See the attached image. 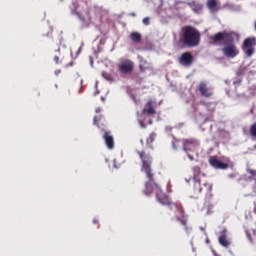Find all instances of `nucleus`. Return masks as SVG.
<instances>
[{"label":"nucleus","instance_id":"f257e3e1","mask_svg":"<svg viewBox=\"0 0 256 256\" xmlns=\"http://www.w3.org/2000/svg\"><path fill=\"white\" fill-rule=\"evenodd\" d=\"M139 155H140V159L142 160L141 171L142 173H145L146 178L148 180L145 183L146 188L144 190V194L151 195V193H156V198L158 203H161V205H169L170 209L177 211L176 219H178V221H180L183 225H187V219L179 218V217H183V214H184L183 207H181V205L179 204L171 203V199H169V196L165 195L161 191V187H159V184L155 182V178H153L154 177L153 170H151V163L153 161L151 156L145 155L143 154V152H139Z\"/></svg>","mask_w":256,"mask_h":256},{"label":"nucleus","instance_id":"f03ea898","mask_svg":"<svg viewBox=\"0 0 256 256\" xmlns=\"http://www.w3.org/2000/svg\"><path fill=\"white\" fill-rule=\"evenodd\" d=\"M239 35L235 32H218L214 36L210 37L213 43H217V41H224V47L222 48V53L225 57L229 59H233L239 55V50H237V46H235V39H238Z\"/></svg>","mask_w":256,"mask_h":256},{"label":"nucleus","instance_id":"7ed1b4c3","mask_svg":"<svg viewBox=\"0 0 256 256\" xmlns=\"http://www.w3.org/2000/svg\"><path fill=\"white\" fill-rule=\"evenodd\" d=\"M182 42L187 47H197L201 43V33L193 26L182 28Z\"/></svg>","mask_w":256,"mask_h":256},{"label":"nucleus","instance_id":"20e7f679","mask_svg":"<svg viewBox=\"0 0 256 256\" xmlns=\"http://www.w3.org/2000/svg\"><path fill=\"white\" fill-rule=\"evenodd\" d=\"M193 173L194 193H201V191H203V187H206L207 191H211V185L207 184L201 178V168H199V166H195L193 168Z\"/></svg>","mask_w":256,"mask_h":256},{"label":"nucleus","instance_id":"39448f33","mask_svg":"<svg viewBox=\"0 0 256 256\" xmlns=\"http://www.w3.org/2000/svg\"><path fill=\"white\" fill-rule=\"evenodd\" d=\"M70 11L72 15H76L80 21H82L83 27H89V23H91L89 11L79 9V4L77 2L72 3L70 6Z\"/></svg>","mask_w":256,"mask_h":256},{"label":"nucleus","instance_id":"423d86ee","mask_svg":"<svg viewBox=\"0 0 256 256\" xmlns=\"http://www.w3.org/2000/svg\"><path fill=\"white\" fill-rule=\"evenodd\" d=\"M182 145H183V151L187 154L188 159L190 161H193V156L189 154V151H197L199 148V141L196 139H183L182 140Z\"/></svg>","mask_w":256,"mask_h":256},{"label":"nucleus","instance_id":"0eeeda50","mask_svg":"<svg viewBox=\"0 0 256 256\" xmlns=\"http://www.w3.org/2000/svg\"><path fill=\"white\" fill-rule=\"evenodd\" d=\"M256 39L255 38H247L243 43V51L247 57H251L253 53H255Z\"/></svg>","mask_w":256,"mask_h":256},{"label":"nucleus","instance_id":"6e6552de","mask_svg":"<svg viewBox=\"0 0 256 256\" xmlns=\"http://www.w3.org/2000/svg\"><path fill=\"white\" fill-rule=\"evenodd\" d=\"M179 63L182 67H191L193 65V55L189 52L183 53L179 58Z\"/></svg>","mask_w":256,"mask_h":256},{"label":"nucleus","instance_id":"1a4fd4ad","mask_svg":"<svg viewBox=\"0 0 256 256\" xmlns=\"http://www.w3.org/2000/svg\"><path fill=\"white\" fill-rule=\"evenodd\" d=\"M197 89L200 92V95H202V97H211V95H213V88L208 87L207 83L205 82H201Z\"/></svg>","mask_w":256,"mask_h":256},{"label":"nucleus","instance_id":"9d476101","mask_svg":"<svg viewBox=\"0 0 256 256\" xmlns=\"http://www.w3.org/2000/svg\"><path fill=\"white\" fill-rule=\"evenodd\" d=\"M209 163L214 169H228L229 164L221 162V160L217 159V157H210Z\"/></svg>","mask_w":256,"mask_h":256},{"label":"nucleus","instance_id":"9b49d317","mask_svg":"<svg viewBox=\"0 0 256 256\" xmlns=\"http://www.w3.org/2000/svg\"><path fill=\"white\" fill-rule=\"evenodd\" d=\"M218 241L222 247H229L231 245V240L227 238V229L220 231Z\"/></svg>","mask_w":256,"mask_h":256},{"label":"nucleus","instance_id":"f8f14e48","mask_svg":"<svg viewBox=\"0 0 256 256\" xmlns=\"http://www.w3.org/2000/svg\"><path fill=\"white\" fill-rule=\"evenodd\" d=\"M119 71L124 74L131 73V71H133V63L131 62V60H126L125 62H123L119 66Z\"/></svg>","mask_w":256,"mask_h":256},{"label":"nucleus","instance_id":"ddd939ff","mask_svg":"<svg viewBox=\"0 0 256 256\" xmlns=\"http://www.w3.org/2000/svg\"><path fill=\"white\" fill-rule=\"evenodd\" d=\"M247 174H244L241 176L242 181H256V170H253L251 168L246 169Z\"/></svg>","mask_w":256,"mask_h":256},{"label":"nucleus","instance_id":"4468645a","mask_svg":"<svg viewBox=\"0 0 256 256\" xmlns=\"http://www.w3.org/2000/svg\"><path fill=\"white\" fill-rule=\"evenodd\" d=\"M188 7L194 12V13H202L203 11V4L197 1H192L188 3Z\"/></svg>","mask_w":256,"mask_h":256},{"label":"nucleus","instance_id":"2eb2a0df","mask_svg":"<svg viewBox=\"0 0 256 256\" xmlns=\"http://www.w3.org/2000/svg\"><path fill=\"white\" fill-rule=\"evenodd\" d=\"M103 138L105 140V143L108 147V149H113L115 147V142L113 140V136L109 132H105L103 135Z\"/></svg>","mask_w":256,"mask_h":256},{"label":"nucleus","instance_id":"dca6fc26","mask_svg":"<svg viewBox=\"0 0 256 256\" xmlns=\"http://www.w3.org/2000/svg\"><path fill=\"white\" fill-rule=\"evenodd\" d=\"M206 5L211 13H217V11H219V4L217 3V0H208Z\"/></svg>","mask_w":256,"mask_h":256},{"label":"nucleus","instance_id":"f3484780","mask_svg":"<svg viewBox=\"0 0 256 256\" xmlns=\"http://www.w3.org/2000/svg\"><path fill=\"white\" fill-rule=\"evenodd\" d=\"M143 113H146V115H155V108H153V101L149 100L144 109Z\"/></svg>","mask_w":256,"mask_h":256},{"label":"nucleus","instance_id":"a211bd4d","mask_svg":"<svg viewBox=\"0 0 256 256\" xmlns=\"http://www.w3.org/2000/svg\"><path fill=\"white\" fill-rule=\"evenodd\" d=\"M130 38L132 39V41H134V43L141 42V34L139 32H132L130 34Z\"/></svg>","mask_w":256,"mask_h":256},{"label":"nucleus","instance_id":"6ab92c4d","mask_svg":"<svg viewBox=\"0 0 256 256\" xmlns=\"http://www.w3.org/2000/svg\"><path fill=\"white\" fill-rule=\"evenodd\" d=\"M155 137H157V135L155 133H151L150 136L147 138L146 143L150 145V143H153V141H155Z\"/></svg>","mask_w":256,"mask_h":256},{"label":"nucleus","instance_id":"aec40b11","mask_svg":"<svg viewBox=\"0 0 256 256\" xmlns=\"http://www.w3.org/2000/svg\"><path fill=\"white\" fill-rule=\"evenodd\" d=\"M250 135H251L252 137H256V124H254V125H252V126L250 127Z\"/></svg>","mask_w":256,"mask_h":256},{"label":"nucleus","instance_id":"412c9836","mask_svg":"<svg viewBox=\"0 0 256 256\" xmlns=\"http://www.w3.org/2000/svg\"><path fill=\"white\" fill-rule=\"evenodd\" d=\"M102 77H104V79H106L107 81H111V76L107 73H102Z\"/></svg>","mask_w":256,"mask_h":256},{"label":"nucleus","instance_id":"4be33fe9","mask_svg":"<svg viewBox=\"0 0 256 256\" xmlns=\"http://www.w3.org/2000/svg\"><path fill=\"white\" fill-rule=\"evenodd\" d=\"M143 23H144V25H149L150 24V18L149 17H145L143 19Z\"/></svg>","mask_w":256,"mask_h":256},{"label":"nucleus","instance_id":"5701e85b","mask_svg":"<svg viewBox=\"0 0 256 256\" xmlns=\"http://www.w3.org/2000/svg\"><path fill=\"white\" fill-rule=\"evenodd\" d=\"M178 143H179V141H177V140L172 141V147H173V149L177 150V144H178Z\"/></svg>","mask_w":256,"mask_h":256},{"label":"nucleus","instance_id":"b1692460","mask_svg":"<svg viewBox=\"0 0 256 256\" xmlns=\"http://www.w3.org/2000/svg\"><path fill=\"white\" fill-rule=\"evenodd\" d=\"M239 83H241V79L239 78L233 81V85H239Z\"/></svg>","mask_w":256,"mask_h":256},{"label":"nucleus","instance_id":"393cba45","mask_svg":"<svg viewBox=\"0 0 256 256\" xmlns=\"http://www.w3.org/2000/svg\"><path fill=\"white\" fill-rule=\"evenodd\" d=\"M138 123L140 125V127H142V129H145V123H143L141 120L138 119Z\"/></svg>","mask_w":256,"mask_h":256},{"label":"nucleus","instance_id":"a878e982","mask_svg":"<svg viewBox=\"0 0 256 256\" xmlns=\"http://www.w3.org/2000/svg\"><path fill=\"white\" fill-rule=\"evenodd\" d=\"M229 179H233L234 177H237V174H228Z\"/></svg>","mask_w":256,"mask_h":256},{"label":"nucleus","instance_id":"bb28decb","mask_svg":"<svg viewBox=\"0 0 256 256\" xmlns=\"http://www.w3.org/2000/svg\"><path fill=\"white\" fill-rule=\"evenodd\" d=\"M97 121H99V117L95 116L94 117V125H97Z\"/></svg>","mask_w":256,"mask_h":256},{"label":"nucleus","instance_id":"cd10ccee","mask_svg":"<svg viewBox=\"0 0 256 256\" xmlns=\"http://www.w3.org/2000/svg\"><path fill=\"white\" fill-rule=\"evenodd\" d=\"M55 63H59V56H54Z\"/></svg>","mask_w":256,"mask_h":256},{"label":"nucleus","instance_id":"c85d7f7f","mask_svg":"<svg viewBox=\"0 0 256 256\" xmlns=\"http://www.w3.org/2000/svg\"><path fill=\"white\" fill-rule=\"evenodd\" d=\"M254 182L255 183H254V186L252 187V189H253V192L256 193V180H254Z\"/></svg>","mask_w":256,"mask_h":256},{"label":"nucleus","instance_id":"c756f323","mask_svg":"<svg viewBox=\"0 0 256 256\" xmlns=\"http://www.w3.org/2000/svg\"><path fill=\"white\" fill-rule=\"evenodd\" d=\"M81 49H83V47H80L77 51V55H79L81 53Z\"/></svg>","mask_w":256,"mask_h":256},{"label":"nucleus","instance_id":"7c9ffc66","mask_svg":"<svg viewBox=\"0 0 256 256\" xmlns=\"http://www.w3.org/2000/svg\"><path fill=\"white\" fill-rule=\"evenodd\" d=\"M96 113H101V108H96Z\"/></svg>","mask_w":256,"mask_h":256},{"label":"nucleus","instance_id":"2f4dec72","mask_svg":"<svg viewBox=\"0 0 256 256\" xmlns=\"http://www.w3.org/2000/svg\"><path fill=\"white\" fill-rule=\"evenodd\" d=\"M59 73H61V70H56L55 71V75H59Z\"/></svg>","mask_w":256,"mask_h":256},{"label":"nucleus","instance_id":"473e14b6","mask_svg":"<svg viewBox=\"0 0 256 256\" xmlns=\"http://www.w3.org/2000/svg\"><path fill=\"white\" fill-rule=\"evenodd\" d=\"M94 95H99V90H96V92L94 93Z\"/></svg>","mask_w":256,"mask_h":256},{"label":"nucleus","instance_id":"72a5a7b5","mask_svg":"<svg viewBox=\"0 0 256 256\" xmlns=\"http://www.w3.org/2000/svg\"><path fill=\"white\" fill-rule=\"evenodd\" d=\"M149 125H153V121L152 120H149Z\"/></svg>","mask_w":256,"mask_h":256},{"label":"nucleus","instance_id":"f704fd0d","mask_svg":"<svg viewBox=\"0 0 256 256\" xmlns=\"http://www.w3.org/2000/svg\"><path fill=\"white\" fill-rule=\"evenodd\" d=\"M244 197H251V194H245Z\"/></svg>","mask_w":256,"mask_h":256},{"label":"nucleus","instance_id":"c9c22d12","mask_svg":"<svg viewBox=\"0 0 256 256\" xmlns=\"http://www.w3.org/2000/svg\"><path fill=\"white\" fill-rule=\"evenodd\" d=\"M93 223H94V224H95V223H98L97 219H94V220H93Z\"/></svg>","mask_w":256,"mask_h":256},{"label":"nucleus","instance_id":"e433bc0d","mask_svg":"<svg viewBox=\"0 0 256 256\" xmlns=\"http://www.w3.org/2000/svg\"><path fill=\"white\" fill-rule=\"evenodd\" d=\"M200 231H205V228H203V227H200Z\"/></svg>","mask_w":256,"mask_h":256},{"label":"nucleus","instance_id":"4c0bfd02","mask_svg":"<svg viewBox=\"0 0 256 256\" xmlns=\"http://www.w3.org/2000/svg\"><path fill=\"white\" fill-rule=\"evenodd\" d=\"M114 167H115V169H117V164H115V160H114Z\"/></svg>","mask_w":256,"mask_h":256},{"label":"nucleus","instance_id":"58836bf2","mask_svg":"<svg viewBox=\"0 0 256 256\" xmlns=\"http://www.w3.org/2000/svg\"><path fill=\"white\" fill-rule=\"evenodd\" d=\"M97 85H99V82H96V84H95L96 89H97Z\"/></svg>","mask_w":256,"mask_h":256},{"label":"nucleus","instance_id":"ea45409f","mask_svg":"<svg viewBox=\"0 0 256 256\" xmlns=\"http://www.w3.org/2000/svg\"><path fill=\"white\" fill-rule=\"evenodd\" d=\"M171 128H169V127H166V131H169Z\"/></svg>","mask_w":256,"mask_h":256},{"label":"nucleus","instance_id":"a19ab883","mask_svg":"<svg viewBox=\"0 0 256 256\" xmlns=\"http://www.w3.org/2000/svg\"><path fill=\"white\" fill-rule=\"evenodd\" d=\"M186 183H189V179H185Z\"/></svg>","mask_w":256,"mask_h":256},{"label":"nucleus","instance_id":"79ce46f5","mask_svg":"<svg viewBox=\"0 0 256 256\" xmlns=\"http://www.w3.org/2000/svg\"><path fill=\"white\" fill-rule=\"evenodd\" d=\"M131 15H132V17H135V13H132Z\"/></svg>","mask_w":256,"mask_h":256},{"label":"nucleus","instance_id":"37998d69","mask_svg":"<svg viewBox=\"0 0 256 256\" xmlns=\"http://www.w3.org/2000/svg\"><path fill=\"white\" fill-rule=\"evenodd\" d=\"M206 243H209V239H206Z\"/></svg>","mask_w":256,"mask_h":256},{"label":"nucleus","instance_id":"c03bdc74","mask_svg":"<svg viewBox=\"0 0 256 256\" xmlns=\"http://www.w3.org/2000/svg\"><path fill=\"white\" fill-rule=\"evenodd\" d=\"M101 99H102V101H105V98L102 97Z\"/></svg>","mask_w":256,"mask_h":256}]
</instances>
